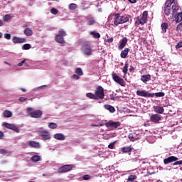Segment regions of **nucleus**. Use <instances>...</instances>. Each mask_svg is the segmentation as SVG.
<instances>
[{"label":"nucleus","mask_w":182,"mask_h":182,"mask_svg":"<svg viewBox=\"0 0 182 182\" xmlns=\"http://www.w3.org/2000/svg\"><path fill=\"white\" fill-rule=\"evenodd\" d=\"M23 32L26 36H32L33 35V31L30 28H25Z\"/></svg>","instance_id":"obj_23"},{"label":"nucleus","mask_w":182,"mask_h":182,"mask_svg":"<svg viewBox=\"0 0 182 182\" xmlns=\"http://www.w3.org/2000/svg\"><path fill=\"white\" fill-rule=\"evenodd\" d=\"M96 23V21L94 20V19H92V25H93L94 23Z\"/></svg>","instance_id":"obj_63"},{"label":"nucleus","mask_w":182,"mask_h":182,"mask_svg":"<svg viewBox=\"0 0 182 182\" xmlns=\"http://www.w3.org/2000/svg\"><path fill=\"white\" fill-rule=\"evenodd\" d=\"M105 109H106V110H109V112H110V113H114V112H116V109H114V107L109 105H105L104 106Z\"/></svg>","instance_id":"obj_21"},{"label":"nucleus","mask_w":182,"mask_h":182,"mask_svg":"<svg viewBox=\"0 0 182 182\" xmlns=\"http://www.w3.org/2000/svg\"><path fill=\"white\" fill-rule=\"evenodd\" d=\"M164 14L166 15V16H170V14H171V9L164 7Z\"/></svg>","instance_id":"obj_35"},{"label":"nucleus","mask_w":182,"mask_h":182,"mask_svg":"<svg viewBox=\"0 0 182 182\" xmlns=\"http://www.w3.org/2000/svg\"><path fill=\"white\" fill-rule=\"evenodd\" d=\"M3 126H4V127H6V129L13 130V132H15L16 133H19V128L15 126V124H9L8 122H4Z\"/></svg>","instance_id":"obj_10"},{"label":"nucleus","mask_w":182,"mask_h":182,"mask_svg":"<svg viewBox=\"0 0 182 182\" xmlns=\"http://www.w3.org/2000/svg\"><path fill=\"white\" fill-rule=\"evenodd\" d=\"M154 111L159 114H163L164 113V108L160 106H154Z\"/></svg>","instance_id":"obj_19"},{"label":"nucleus","mask_w":182,"mask_h":182,"mask_svg":"<svg viewBox=\"0 0 182 182\" xmlns=\"http://www.w3.org/2000/svg\"><path fill=\"white\" fill-rule=\"evenodd\" d=\"M107 42H109V43H112V42H113V38L108 39Z\"/></svg>","instance_id":"obj_59"},{"label":"nucleus","mask_w":182,"mask_h":182,"mask_svg":"<svg viewBox=\"0 0 182 182\" xmlns=\"http://www.w3.org/2000/svg\"><path fill=\"white\" fill-rule=\"evenodd\" d=\"M161 28L163 33H166V32H167V29L168 28V24L167 23H163Z\"/></svg>","instance_id":"obj_27"},{"label":"nucleus","mask_w":182,"mask_h":182,"mask_svg":"<svg viewBox=\"0 0 182 182\" xmlns=\"http://www.w3.org/2000/svg\"><path fill=\"white\" fill-rule=\"evenodd\" d=\"M127 38L124 37L123 38L121 41L119 42V46L118 47L119 50H122L126 45H127Z\"/></svg>","instance_id":"obj_16"},{"label":"nucleus","mask_w":182,"mask_h":182,"mask_svg":"<svg viewBox=\"0 0 182 182\" xmlns=\"http://www.w3.org/2000/svg\"><path fill=\"white\" fill-rule=\"evenodd\" d=\"M49 129H58V124L55 122H50L48 123Z\"/></svg>","instance_id":"obj_34"},{"label":"nucleus","mask_w":182,"mask_h":182,"mask_svg":"<svg viewBox=\"0 0 182 182\" xmlns=\"http://www.w3.org/2000/svg\"><path fill=\"white\" fill-rule=\"evenodd\" d=\"M26 60H23L21 61L20 63H18L17 64V66H18L19 68H21V66H23V65L25 64Z\"/></svg>","instance_id":"obj_50"},{"label":"nucleus","mask_w":182,"mask_h":182,"mask_svg":"<svg viewBox=\"0 0 182 182\" xmlns=\"http://www.w3.org/2000/svg\"><path fill=\"white\" fill-rule=\"evenodd\" d=\"M31 161L33 163H37V161H41V156L39 155H34L30 159Z\"/></svg>","instance_id":"obj_26"},{"label":"nucleus","mask_w":182,"mask_h":182,"mask_svg":"<svg viewBox=\"0 0 182 182\" xmlns=\"http://www.w3.org/2000/svg\"><path fill=\"white\" fill-rule=\"evenodd\" d=\"M180 48H182V41H179L176 46V49H180Z\"/></svg>","instance_id":"obj_49"},{"label":"nucleus","mask_w":182,"mask_h":182,"mask_svg":"<svg viewBox=\"0 0 182 182\" xmlns=\"http://www.w3.org/2000/svg\"><path fill=\"white\" fill-rule=\"evenodd\" d=\"M128 138L131 141H134V140H136V138H134V136L133 135V134H129L128 136Z\"/></svg>","instance_id":"obj_42"},{"label":"nucleus","mask_w":182,"mask_h":182,"mask_svg":"<svg viewBox=\"0 0 182 182\" xmlns=\"http://www.w3.org/2000/svg\"><path fill=\"white\" fill-rule=\"evenodd\" d=\"M112 79L116 82V83H118V85H120V86H126V82H124V80L119 77L116 73H112Z\"/></svg>","instance_id":"obj_9"},{"label":"nucleus","mask_w":182,"mask_h":182,"mask_svg":"<svg viewBox=\"0 0 182 182\" xmlns=\"http://www.w3.org/2000/svg\"><path fill=\"white\" fill-rule=\"evenodd\" d=\"M129 52H130V48H125L124 50H123L121 52L120 56L122 59H126L127 58V55H129Z\"/></svg>","instance_id":"obj_18"},{"label":"nucleus","mask_w":182,"mask_h":182,"mask_svg":"<svg viewBox=\"0 0 182 182\" xmlns=\"http://www.w3.org/2000/svg\"><path fill=\"white\" fill-rule=\"evenodd\" d=\"M0 154H2L3 156H5L6 154H9V151L4 149H0Z\"/></svg>","instance_id":"obj_39"},{"label":"nucleus","mask_w":182,"mask_h":182,"mask_svg":"<svg viewBox=\"0 0 182 182\" xmlns=\"http://www.w3.org/2000/svg\"><path fill=\"white\" fill-rule=\"evenodd\" d=\"M175 1L176 0H169V1H168V2L171 3L172 5H176Z\"/></svg>","instance_id":"obj_56"},{"label":"nucleus","mask_w":182,"mask_h":182,"mask_svg":"<svg viewBox=\"0 0 182 182\" xmlns=\"http://www.w3.org/2000/svg\"><path fill=\"white\" fill-rule=\"evenodd\" d=\"M132 150H133V148L131 146H124L122 148L121 151L122 153H132Z\"/></svg>","instance_id":"obj_25"},{"label":"nucleus","mask_w":182,"mask_h":182,"mask_svg":"<svg viewBox=\"0 0 182 182\" xmlns=\"http://www.w3.org/2000/svg\"><path fill=\"white\" fill-rule=\"evenodd\" d=\"M92 36L95 39H100V33H99L98 32H96V31H92Z\"/></svg>","instance_id":"obj_31"},{"label":"nucleus","mask_w":182,"mask_h":182,"mask_svg":"<svg viewBox=\"0 0 182 182\" xmlns=\"http://www.w3.org/2000/svg\"><path fill=\"white\" fill-rule=\"evenodd\" d=\"M9 19H11V15H9V14H6L3 16L4 22H8V21H9Z\"/></svg>","instance_id":"obj_40"},{"label":"nucleus","mask_w":182,"mask_h":182,"mask_svg":"<svg viewBox=\"0 0 182 182\" xmlns=\"http://www.w3.org/2000/svg\"><path fill=\"white\" fill-rule=\"evenodd\" d=\"M148 15H149V13L147 12V11H145L143 12L142 18H144V19H146V21H147Z\"/></svg>","instance_id":"obj_43"},{"label":"nucleus","mask_w":182,"mask_h":182,"mask_svg":"<svg viewBox=\"0 0 182 182\" xmlns=\"http://www.w3.org/2000/svg\"><path fill=\"white\" fill-rule=\"evenodd\" d=\"M114 144H116V141H114V142H112L111 144H109V145H108V148L109 149H114Z\"/></svg>","instance_id":"obj_46"},{"label":"nucleus","mask_w":182,"mask_h":182,"mask_svg":"<svg viewBox=\"0 0 182 182\" xmlns=\"http://www.w3.org/2000/svg\"><path fill=\"white\" fill-rule=\"evenodd\" d=\"M75 73L78 75V76H83V70L80 68H76Z\"/></svg>","instance_id":"obj_33"},{"label":"nucleus","mask_w":182,"mask_h":182,"mask_svg":"<svg viewBox=\"0 0 182 182\" xmlns=\"http://www.w3.org/2000/svg\"><path fill=\"white\" fill-rule=\"evenodd\" d=\"M137 96H141L142 97H153V95L146 90H137Z\"/></svg>","instance_id":"obj_12"},{"label":"nucleus","mask_w":182,"mask_h":182,"mask_svg":"<svg viewBox=\"0 0 182 182\" xmlns=\"http://www.w3.org/2000/svg\"><path fill=\"white\" fill-rule=\"evenodd\" d=\"M24 65L27 68H29V65L26 62H24Z\"/></svg>","instance_id":"obj_62"},{"label":"nucleus","mask_w":182,"mask_h":182,"mask_svg":"<svg viewBox=\"0 0 182 182\" xmlns=\"http://www.w3.org/2000/svg\"><path fill=\"white\" fill-rule=\"evenodd\" d=\"M146 22L147 20L146 18H144L143 17L139 18V17H137V21H136V23H137V25H144V23H146Z\"/></svg>","instance_id":"obj_22"},{"label":"nucleus","mask_w":182,"mask_h":182,"mask_svg":"<svg viewBox=\"0 0 182 182\" xmlns=\"http://www.w3.org/2000/svg\"><path fill=\"white\" fill-rule=\"evenodd\" d=\"M43 87H46V85H42V86H40L37 88H35L33 90H38L39 89H43Z\"/></svg>","instance_id":"obj_53"},{"label":"nucleus","mask_w":182,"mask_h":182,"mask_svg":"<svg viewBox=\"0 0 182 182\" xmlns=\"http://www.w3.org/2000/svg\"><path fill=\"white\" fill-rule=\"evenodd\" d=\"M66 31H65L63 28L60 29L58 34L55 36V42L60 43V45L65 44V36H66Z\"/></svg>","instance_id":"obj_4"},{"label":"nucleus","mask_w":182,"mask_h":182,"mask_svg":"<svg viewBox=\"0 0 182 182\" xmlns=\"http://www.w3.org/2000/svg\"><path fill=\"white\" fill-rule=\"evenodd\" d=\"M12 42L13 43H25V42H26V39H25V38H19L14 36L12 38Z\"/></svg>","instance_id":"obj_15"},{"label":"nucleus","mask_w":182,"mask_h":182,"mask_svg":"<svg viewBox=\"0 0 182 182\" xmlns=\"http://www.w3.org/2000/svg\"><path fill=\"white\" fill-rule=\"evenodd\" d=\"M122 123L119 122H113V121H109L108 122L105 123L106 127L108 129H111L113 130L114 129H117V127H120Z\"/></svg>","instance_id":"obj_8"},{"label":"nucleus","mask_w":182,"mask_h":182,"mask_svg":"<svg viewBox=\"0 0 182 182\" xmlns=\"http://www.w3.org/2000/svg\"><path fill=\"white\" fill-rule=\"evenodd\" d=\"M182 21V12L181 13H178L177 14V16L176 17V23H178L179 22H181Z\"/></svg>","instance_id":"obj_32"},{"label":"nucleus","mask_w":182,"mask_h":182,"mask_svg":"<svg viewBox=\"0 0 182 182\" xmlns=\"http://www.w3.org/2000/svg\"><path fill=\"white\" fill-rule=\"evenodd\" d=\"M58 9H56L55 8H53L50 9V14H52L53 15H58Z\"/></svg>","instance_id":"obj_41"},{"label":"nucleus","mask_w":182,"mask_h":182,"mask_svg":"<svg viewBox=\"0 0 182 182\" xmlns=\"http://www.w3.org/2000/svg\"><path fill=\"white\" fill-rule=\"evenodd\" d=\"M31 48H32V46H31V44H28V43L24 44L22 46L23 50H29Z\"/></svg>","instance_id":"obj_36"},{"label":"nucleus","mask_w":182,"mask_h":182,"mask_svg":"<svg viewBox=\"0 0 182 182\" xmlns=\"http://www.w3.org/2000/svg\"><path fill=\"white\" fill-rule=\"evenodd\" d=\"M80 75H79L77 74H74V75H73L72 78L75 79V80H77L80 79Z\"/></svg>","instance_id":"obj_45"},{"label":"nucleus","mask_w":182,"mask_h":182,"mask_svg":"<svg viewBox=\"0 0 182 182\" xmlns=\"http://www.w3.org/2000/svg\"><path fill=\"white\" fill-rule=\"evenodd\" d=\"M4 38L7 39L8 41H9V39H11V34L10 33H4Z\"/></svg>","instance_id":"obj_47"},{"label":"nucleus","mask_w":182,"mask_h":182,"mask_svg":"<svg viewBox=\"0 0 182 182\" xmlns=\"http://www.w3.org/2000/svg\"><path fill=\"white\" fill-rule=\"evenodd\" d=\"M54 139H55V140H60L61 141H63V140H65L66 137L63 134L58 133V134H54Z\"/></svg>","instance_id":"obj_20"},{"label":"nucleus","mask_w":182,"mask_h":182,"mask_svg":"<svg viewBox=\"0 0 182 182\" xmlns=\"http://www.w3.org/2000/svg\"><path fill=\"white\" fill-rule=\"evenodd\" d=\"M92 127H102V126H103V124H101L100 125H97V124H92Z\"/></svg>","instance_id":"obj_54"},{"label":"nucleus","mask_w":182,"mask_h":182,"mask_svg":"<svg viewBox=\"0 0 182 182\" xmlns=\"http://www.w3.org/2000/svg\"><path fill=\"white\" fill-rule=\"evenodd\" d=\"M133 70H134V67H133L132 65L130 66L129 68V72H132Z\"/></svg>","instance_id":"obj_58"},{"label":"nucleus","mask_w":182,"mask_h":182,"mask_svg":"<svg viewBox=\"0 0 182 182\" xmlns=\"http://www.w3.org/2000/svg\"><path fill=\"white\" fill-rule=\"evenodd\" d=\"M129 2H130L131 4H136V2H137V0H128Z\"/></svg>","instance_id":"obj_57"},{"label":"nucleus","mask_w":182,"mask_h":182,"mask_svg":"<svg viewBox=\"0 0 182 182\" xmlns=\"http://www.w3.org/2000/svg\"><path fill=\"white\" fill-rule=\"evenodd\" d=\"M151 95H153V97L156 96V97H163L165 96L166 94L163 92H156V93H151Z\"/></svg>","instance_id":"obj_30"},{"label":"nucleus","mask_w":182,"mask_h":182,"mask_svg":"<svg viewBox=\"0 0 182 182\" xmlns=\"http://www.w3.org/2000/svg\"><path fill=\"white\" fill-rule=\"evenodd\" d=\"M178 9H179L178 5H176V4L172 5L173 16H177V11H178Z\"/></svg>","instance_id":"obj_24"},{"label":"nucleus","mask_w":182,"mask_h":182,"mask_svg":"<svg viewBox=\"0 0 182 182\" xmlns=\"http://www.w3.org/2000/svg\"><path fill=\"white\" fill-rule=\"evenodd\" d=\"M81 46V50L84 55L90 56L92 53V48H90V42L86 41H81L80 42Z\"/></svg>","instance_id":"obj_3"},{"label":"nucleus","mask_w":182,"mask_h":182,"mask_svg":"<svg viewBox=\"0 0 182 182\" xmlns=\"http://www.w3.org/2000/svg\"><path fill=\"white\" fill-rule=\"evenodd\" d=\"M90 178V175H84L82 176V179L84 180H89Z\"/></svg>","instance_id":"obj_51"},{"label":"nucleus","mask_w":182,"mask_h":182,"mask_svg":"<svg viewBox=\"0 0 182 182\" xmlns=\"http://www.w3.org/2000/svg\"><path fill=\"white\" fill-rule=\"evenodd\" d=\"M176 31H182V22L179 24H178L177 27H176Z\"/></svg>","instance_id":"obj_48"},{"label":"nucleus","mask_w":182,"mask_h":182,"mask_svg":"<svg viewBox=\"0 0 182 182\" xmlns=\"http://www.w3.org/2000/svg\"><path fill=\"white\" fill-rule=\"evenodd\" d=\"M141 80L144 83H146L147 82H150V80H151V75H150V74L144 75L141 76Z\"/></svg>","instance_id":"obj_17"},{"label":"nucleus","mask_w":182,"mask_h":182,"mask_svg":"<svg viewBox=\"0 0 182 182\" xmlns=\"http://www.w3.org/2000/svg\"><path fill=\"white\" fill-rule=\"evenodd\" d=\"M21 90H22V92H26V90H25V88H21Z\"/></svg>","instance_id":"obj_64"},{"label":"nucleus","mask_w":182,"mask_h":182,"mask_svg":"<svg viewBox=\"0 0 182 182\" xmlns=\"http://www.w3.org/2000/svg\"><path fill=\"white\" fill-rule=\"evenodd\" d=\"M92 99L94 100H98V103H102L103 99H105V90L103 87L98 86L95 90V94H92Z\"/></svg>","instance_id":"obj_1"},{"label":"nucleus","mask_w":182,"mask_h":182,"mask_svg":"<svg viewBox=\"0 0 182 182\" xmlns=\"http://www.w3.org/2000/svg\"><path fill=\"white\" fill-rule=\"evenodd\" d=\"M128 68H129V63H125V65L122 69V72L123 73H124V75H127Z\"/></svg>","instance_id":"obj_37"},{"label":"nucleus","mask_w":182,"mask_h":182,"mask_svg":"<svg viewBox=\"0 0 182 182\" xmlns=\"http://www.w3.org/2000/svg\"><path fill=\"white\" fill-rule=\"evenodd\" d=\"M171 5H173L171 3H169L168 1H167L166 3H165V8H169V9H171Z\"/></svg>","instance_id":"obj_44"},{"label":"nucleus","mask_w":182,"mask_h":182,"mask_svg":"<svg viewBox=\"0 0 182 182\" xmlns=\"http://www.w3.org/2000/svg\"><path fill=\"white\" fill-rule=\"evenodd\" d=\"M87 97H89V99H92V92H89L86 94Z\"/></svg>","instance_id":"obj_55"},{"label":"nucleus","mask_w":182,"mask_h":182,"mask_svg":"<svg viewBox=\"0 0 182 182\" xmlns=\"http://www.w3.org/2000/svg\"><path fill=\"white\" fill-rule=\"evenodd\" d=\"M2 137H4V132L0 131V139H2Z\"/></svg>","instance_id":"obj_60"},{"label":"nucleus","mask_w":182,"mask_h":182,"mask_svg":"<svg viewBox=\"0 0 182 182\" xmlns=\"http://www.w3.org/2000/svg\"><path fill=\"white\" fill-rule=\"evenodd\" d=\"M151 122L153 123H159L161 120V116L159 114H152L150 117Z\"/></svg>","instance_id":"obj_14"},{"label":"nucleus","mask_w":182,"mask_h":182,"mask_svg":"<svg viewBox=\"0 0 182 182\" xmlns=\"http://www.w3.org/2000/svg\"><path fill=\"white\" fill-rule=\"evenodd\" d=\"M73 168V165H63L58 168V173H68Z\"/></svg>","instance_id":"obj_11"},{"label":"nucleus","mask_w":182,"mask_h":182,"mask_svg":"<svg viewBox=\"0 0 182 182\" xmlns=\"http://www.w3.org/2000/svg\"><path fill=\"white\" fill-rule=\"evenodd\" d=\"M38 136L41 137V140L46 141V140H50V132L46 129H43V128H40V129L37 132Z\"/></svg>","instance_id":"obj_7"},{"label":"nucleus","mask_w":182,"mask_h":182,"mask_svg":"<svg viewBox=\"0 0 182 182\" xmlns=\"http://www.w3.org/2000/svg\"><path fill=\"white\" fill-rule=\"evenodd\" d=\"M26 110L30 117H32L33 119H41V117H42V114H43L42 110L40 109L33 111V109L28 107Z\"/></svg>","instance_id":"obj_6"},{"label":"nucleus","mask_w":182,"mask_h":182,"mask_svg":"<svg viewBox=\"0 0 182 182\" xmlns=\"http://www.w3.org/2000/svg\"><path fill=\"white\" fill-rule=\"evenodd\" d=\"M4 25V22L2 21V20H0V26H3Z\"/></svg>","instance_id":"obj_61"},{"label":"nucleus","mask_w":182,"mask_h":182,"mask_svg":"<svg viewBox=\"0 0 182 182\" xmlns=\"http://www.w3.org/2000/svg\"><path fill=\"white\" fill-rule=\"evenodd\" d=\"M68 9H70V11H75V9H77V4L75 3L70 4L68 6Z\"/></svg>","instance_id":"obj_28"},{"label":"nucleus","mask_w":182,"mask_h":182,"mask_svg":"<svg viewBox=\"0 0 182 182\" xmlns=\"http://www.w3.org/2000/svg\"><path fill=\"white\" fill-rule=\"evenodd\" d=\"M180 160L177 156H171L164 159V164H169V163H173V166H182V160ZM175 161V162H174Z\"/></svg>","instance_id":"obj_5"},{"label":"nucleus","mask_w":182,"mask_h":182,"mask_svg":"<svg viewBox=\"0 0 182 182\" xmlns=\"http://www.w3.org/2000/svg\"><path fill=\"white\" fill-rule=\"evenodd\" d=\"M28 144L29 147L33 149H41V143L36 141H28Z\"/></svg>","instance_id":"obj_13"},{"label":"nucleus","mask_w":182,"mask_h":182,"mask_svg":"<svg viewBox=\"0 0 182 182\" xmlns=\"http://www.w3.org/2000/svg\"><path fill=\"white\" fill-rule=\"evenodd\" d=\"M27 99H28V98L21 97L19 98V100H20L21 102H26Z\"/></svg>","instance_id":"obj_52"},{"label":"nucleus","mask_w":182,"mask_h":182,"mask_svg":"<svg viewBox=\"0 0 182 182\" xmlns=\"http://www.w3.org/2000/svg\"><path fill=\"white\" fill-rule=\"evenodd\" d=\"M132 19V17L129 15L125 14L124 16H120V14H116L114 15V25L115 26H119L122 23H126V22H129Z\"/></svg>","instance_id":"obj_2"},{"label":"nucleus","mask_w":182,"mask_h":182,"mask_svg":"<svg viewBox=\"0 0 182 182\" xmlns=\"http://www.w3.org/2000/svg\"><path fill=\"white\" fill-rule=\"evenodd\" d=\"M3 114H4V117H6V118L12 117V112H11L9 110H5L3 112Z\"/></svg>","instance_id":"obj_29"},{"label":"nucleus","mask_w":182,"mask_h":182,"mask_svg":"<svg viewBox=\"0 0 182 182\" xmlns=\"http://www.w3.org/2000/svg\"><path fill=\"white\" fill-rule=\"evenodd\" d=\"M137 176L136 175H130L128 178V181L133 182L134 180H136Z\"/></svg>","instance_id":"obj_38"}]
</instances>
